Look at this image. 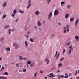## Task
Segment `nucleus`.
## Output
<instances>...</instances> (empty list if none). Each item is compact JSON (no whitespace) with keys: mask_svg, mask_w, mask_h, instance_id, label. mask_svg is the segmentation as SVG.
<instances>
[{"mask_svg":"<svg viewBox=\"0 0 79 79\" xmlns=\"http://www.w3.org/2000/svg\"><path fill=\"white\" fill-rule=\"evenodd\" d=\"M16 66L17 67H19V64H16Z\"/></svg>","mask_w":79,"mask_h":79,"instance_id":"nucleus-54","label":"nucleus"},{"mask_svg":"<svg viewBox=\"0 0 79 79\" xmlns=\"http://www.w3.org/2000/svg\"><path fill=\"white\" fill-rule=\"evenodd\" d=\"M64 60V58H62L60 60V61H63Z\"/></svg>","mask_w":79,"mask_h":79,"instance_id":"nucleus-44","label":"nucleus"},{"mask_svg":"<svg viewBox=\"0 0 79 79\" xmlns=\"http://www.w3.org/2000/svg\"><path fill=\"white\" fill-rule=\"evenodd\" d=\"M66 30H65L64 31V33H66Z\"/></svg>","mask_w":79,"mask_h":79,"instance_id":"nucleus-53","label":"nucleus"},{"mask_svg":"<svg viewBox=\"0 0 79 79\" xmlns=\"http://www.w3.org/2000/svg\"><path fill=\"white\" fill-rule=\"evenodd\" d=\"M23 60H27V59L26 57H24L23 58Z\"/></svg>","mask_w":79,"mask_h":79,"instance_id":"nucleus-51","label":"nucleus"},{"mask_svg":"<svg viewBox=\"0 0 79 79\" xmlns=\"http://www.w3.org/2000/svg\"><path fill=\"white\" fill-rule=\"evenodd\" d=\"M25 36L27 38H29V36L27 35H25Z\"/></svg>","mask_w":79,"mask_h":79,"instance_id":"nucleus-45","label":"nucleus"},{"mask_svg":"<svg viewBox=\"0 0 79 79\" xmlns=\"http://www.w3.org/2000/svg\"><path fill=\"white\" fill-rule=\"evenodd\" d=\"M31 0H29L28 2V4H29V3H31Z\"/></svg>","mask_w":79,"mask_h":79,"instance_id":"nucleus-40","label":"nucleus"},{"mask_svg":"<svg viewBox=\"0 0 79 79\" xmlns=\"http://www.w3.org/2000/svg\"><path fill=\"white\" fill-rule=\"evenodd\" d=\"M66 30L67 32H69V29H67Z\"/></svg>","mask_w":79,"mask_h":79,"instance_id":"nucleus-52","label":"nucleus"},{"mask_svg":"<svg viewBox=\"0 0 79 79\" xmlns=\"http://www.w3.org/2000/svg\"><path fill=\"white\" fill-rule=\"evenodd\" d=\"M75 38L76 41H78V40H79V37L78 36H75Z\"/></svg>","mask_w":79,"mask_h":79,"instance_id":"nucleus-7","label":"nucleus"},{"mask_svg":"<svg viewBox=\"0 0 79 79\" xmlns=\"http://www.w3.org/2000/svg\"><path fill=\"white\" fill-rule=\"evenodd\" d=\"M69 14H66L65 15V18H66V19H68V17H69Z\"/></svg>","mask_w":79,"mask_h":79,"instance_id":"nucleus-8","label":"nucleus"},{"mask_svg":"<svg viewBox=\"0 0 79 79\" xmlns=\"http://www.w3.org/2000/svg\"><path fill=\"white\" fill-rule=\"evenodd\" d=\"M6 51H10L11 49L10 48H6Z\"/></svg>","mask_w":79,"mask_h":79,"instance_id":"nucleus-13","label":"nucleus"},{"mask_svg":"<svg viewBox=\"0 0 79 79\" xmlns=\"http://www.w3.org/2000/svg\"><path fill=\"white\" fill-rule=\"evenodd\" d=\"M57 54H58V51H56L55 55L54 56L55 57H56V55H57Z\"/></svg>","mask_w":79,"mask_h":79,"instance_id":"nucleus-29","label":"nucleus"},{"mask_svg":"<svg viewBox=\"0 0 79 79\" xmlns=\"http://www.w3.org/2000/svg\"><path fill=\"white\" fill-rule=\"evenodd\" d=\"M11 29H10L9 30V34H11Z\"/></svg>","mask_w":79,"mask_h":79,"instance_id":"nucleus-31","label":"nucleus"},{"mask_svg":"<svg viewBox=\"0 0 79 79\" xmlns=\"http://www.w3.org/2000/svg\"><path fill=\"white\" fill-rule=\"evenodd\" d=\"M66 29V27H64V28H63V29L64 30H65V29Z\"/></svg>","mask_w":79,"mask_h":79,"instance_id":"nucleus-61","label":"nucleus"},{"mask_svg":"<svg viewBox=\"0 0 79 79\" xmlns=\"http://www.w3.org/2000/svg\"><path fill=\"white\" fill-rule=\"evenodd\" d=\"M52 15V12H50L49 13V15L48 16V19H50V18H51Z\"/></svg>","mask_w":79,"mask_h":79,"instance_id":"nucleus-3","label":"nucleus"},{"mask_svg":"<svg viewBox=\"0 0 79 79\" xmlns=\"http://www.w3.org/2000/svg\"><path fill=\"white\" fill-rule=\"evenodd\" d=\"M55 75H51V76H49V77H55Z\"/></svg>","mask_w":79,"mask_h":79,"instance_id":"nucleus-24","label":"nucleus"},{"mask_svg":"<svg viewBox=\"0 0 79 79\" xmlns=\"http://www.w3.org/2000/svg\"><path fill=\"white\" fill-rule=\"evenodd\" d=\"M25 45L26 47H27V46H28V44H27V41H26L25 42Z\"/></svg>","mask_w":79,"mask_h":79,"instance_id":"nucleus-19","label":"nucleus"},{"mask_svg":"<svg viewBox=\"0 0 79 79\" xmlns=\"http://www.w3.org/2000/svg\"><path fill=\"white\" fill-rule=\"evenodd\" d=\"M65 49H63V53H65Z\"/></svg>","mask_w":79,"mask_h":79,"instance_id":"nucleus-55","label":"nucleus"},{"mask_svg":"<svg viewBox=\"0 0 79 79\" xmlns=\"http://www.w3.org/2000/svg\"><path fill=\"white\" fill-rule=\"evenodd\" d=\"M13 46L15 47V49H18L19 48V45L16 43H14L13 44Z\"/></svg>","mask_w":79,"mask_h":79,"instance_id":"nucleus-1","label":"nucleus"},{"mask_svg":"<svg viewBox=\"0 0 79 79\" xmlns=\"http://www.w3.org/2000/svg\"><path fill=\"white\" fill-rule=\"evenodd\" d=\"M53 73H50L47 76H50L51 75H52H52H53Z\"/></svg>","mask_w":79,"mask_h":79,"instance_id":"nucleus-34","label":"nucleus"},{"mask_svg":"<svg viewBox=\"0 0 79 79\" xmlns=\"http://www.w3.org/2000/svg\"><path fill=\"white\" fill-rule=\"evenodd\" d=\"M13 13L14 14H16L17 13V10L16 9H14L13 11Z\"/></svg>","mask_w":79,"mask_h":79,"instance_id":"nucleus-11","label":"nucleus"},{"mask_svg":"<svg viewBox=\"0 0 79 79\" xmlns=\"http://www.w3.org/2000/svg\"><path fill=\"white\" fill-rule=\"evenodd\" d=\"M31 61H28L27 62V64H31Z\"/></svg>","mask_w":79,"mask_h":79,"instance_id":"nucleus-33","label":"nucleus"},{"mask_svg":"<svg viewBox=\"0 0 79 79\" xmlns=\"http://www.w3.org/2000/svg\"><path fill=\"white\" fill-rule=\"evenodd\" d=\"M42 24H45V21H44L43 22Z\"/></svg>","mask_w":79,"mask_h":79,"instance_id":"nucleus-57","label":"nucleus"},{"mask_svg":"<svg viewBox=\"0 0 79 79\" xmlns=\"http://www.w3.org/2000/svg\"><path fill=\"white\" fill-rule=\"evenodd\" d=\"M30 34V32H28L27 34V35H29Z\"/></svg>","mask_w":79,"mask_h":79,"instance_id":"nucleus-60","label":"nucleus"},{"mask_svg":"<svg viewBox=\"0 0 79 79\" xmlns=\"http://www.w3.org/2000/svg\"><path fill=\"white\" fill-rule=\"evenodd\" d=\"M27 26L26 27H25V30H26V29H27Z\"/></svg>","mask_w":79,"mask_h":79,"instance_id":"nucleus-62","label":"nucleus"},{"mask_svg":"<svg viewBox=\"0 0 79 79\" xmlns=\"http://www.w3.org/2000/svg\"><path fill=\"white\" fill-rule=\"evenodd\" d=\"M3 40H4V38H2L0 39V41L1 42H3Z\"/></svg>","mask_w":79,"mask_h":79,"instance_id":"nucleus-21","label":"nucleus"},{"mask_svg":"<svg viewBox=\"0 0 79 79\" xmlns=\"http://www.w3.org/2000/svg\"><path fill=\"white\" fill-rule=\"evenodd\" d=\"M40 13V12L39 11H36L35 12V14L36 15H39Z\"/></svg>","mask_w":79,"mask_h":79,"instance_id":"nucleus-16","label":"nucleus"},{"mask_svg":"<svg viewBox=\"0 0 79 79\" xmlns=\"http://www.w3.org/2000/svg\"><path fill=\"white\" fill-rule=\"evenodd\" d=\"M79 19H77L75 21V26H77V24H78V23H79Z\"/></svg>","mask_w":79,"mask_h":79,"instance_id":"nucleus-4","label":"nucleus"},{"mask_svg":"<svg viewBox=\"0 0 79 79\" xmlns=\"http://www.w3.org/2000/svg\"><path fill=\"white\" fill-rule=\"evenodd\" d=\"M62 65V64L61 63H60L58 64V66L59 67H60V66H61Z\"/></svg>","mask_w":79,"mask_h":79,"instance_id":"nucleus-35","label":"nucleus"},{"mask_svg":"<svg viewBox=\"0 0 79 79\" xmlns=\"http://www.w3.org/2000/svg\"><path fill=\"white\" fill-rule=\"evenodd\" d=\"M4 74L5 75H8V72H6L4 73Z\"/></svg>","mask_w":79,"mask_h":79,"instance_id":"nucleus-32","label":"nucleus"},{"mask_svg":"<svg viewBox=\"0 0 79 79\" xmlns=\"http://www.w3.org/2000/svg\"><path fill=\"white\" fill-rule=\"evenodd\" d=\"M23 72H26V69H25L23 70Z\"/></svg>","mask_w":79,"mask_h":79,"instance_id":"nucleus-39","label":"nucleus"},{"mask_svg":"<svg viewBox=\"0 0 79 79\" xmlns=\"http://www.w3.org/2000/svg\"><path fill=\"white\" fill-rule=\"evenodd\" d=\"M68 75H65L64 76V78L65 79H68Z\"/></svg>","mask_w":79,"mask_h":79,"instance_id":"nucleus-30","label":"nucleus"},{"mask_svg":"<svg viewBox=\"0 0 79 79\" xmlns=\"http://www.w3.org/2000/svg\"><path fill=\"white\" fill-rule=\"evenodd\" d=\"M44 79H47V77H44Z\"/></svg>","mask_w":79,"mask_h":79,"instance_id":"nucleus-64","label":"nucleus"},{"mask_svg":"<svg viewBox=\"0 0 79 79\" xmlns=\"http://www.w3.org/2000/svg\"><path fill=\"white\" fill-rule=\"evenodd\" d=\"M69 49H71V50L73 51V47H72V46H70L69 47Z\"/></svg>","mask_w":79,"mask_h":79,"instance_id":"nucleus-25","label":"nucleus"},{"mask_svg":"<svg viewBox=\"0 0 79 79\" xmlns=\"http://www.w3.org/2000/svg\"><path fill=\"white\" fill-rule=\"evenodd\" d=\"M10 27L9 25H6L4 27V28L5 29H6V28H8V27Z\"/></svg>","mask_w":79,"mask_h":79,"instance_id":"nucleus-28","label":"nucleus"},{"mask_svg":"<svg viewBox=\"0 0 79 79\" xmlns=\"http://www.w3.org/2000/svg\"><path fill=\"white\" fill-rule=\"evenodd\" d=\"M6 17V15H4L3 16V19H4V18H5Z\"/></svg>","mask_w":79,"mask_h":79,"instance_id":"nucleus-36","label":"nucleus"},{"mask_svg":"<svg viewBox=\"0 0 79 79\" xmlns=\"http://www.w3.org/2000/svg\"><path fill=\"white\" fill-rule=\"evenodd\" d=\"M15 14H12L11 16H12V17H14V16H15Z\"/></svg>","mask_w":79,"mask_h":79,"instance_id":"nucleus-43","label":"nucleus"},{"mask_svg":"<svg viewBox=\"0 0 79 79\" xmlns=\"http://www.w3.org/2000/svg\"><path fill=\"white\" fill-rule=\"evenodd\" d=\"M38 27L37 26H35L34 27V29H37Z\"/></svg>","mask_w":79,"mask_h":79,"instance_id":"nucleus-42","label":"nucleus"},{"mask_svg":"<svg viewBox=\"0 0 79 79\" xmlns=\"http://www.w3.org/2000/svg\"><path fill=\"white\" fill-rule=\"evenodd\" d=\"M30 42H34V40H32V38L30 39Z\"/></svg>","mask_w":79,"mask_h":79,"instance_id":"nucleus-27","label":"nucleus"},{"mask_svg":"<svg viewBox=\"0 0 79 79\" xmlns=\"http://www.w3.org/2000/svg\"><path fill=\"white\" fill-rule=\"evenodd\" d=\"M69 25H67L66 26V28H69Z\"/></svg>","mask_w":79,"mask_h":79,"instance_id":"nucleus-37","label":"nucleus"},{"mask_svg":"<svg viewBox=\"0 0 79 79\" xmlns=\"http://www.w3.org/2000/svg\"><path fill=\"white\" fill-rule=\"evenodd\" d=\"M38 26H42V23H40V22L39 21L38 22Z\"/></svg>","mask_w":79,"mask_h":79,"instance_id":"nucleus-6","label":"nucleus"},{"mask_svg":"<svg viewBox=\"0 0 79 79\" xmlns=\"http://www.w3.org/2000/svg\"><path fill=\"white\" fill-rule=\"evenodd\" d=\"M60 70H58L57 71V73H59V72H60Z\"/></svg>","mask_w":79,"mask_h":79,"instance_id":"nucleus-58","label":"nucleus"},{"mask_svg":"<svg viewBox=\"0 0 79 79\" xmlns=\"http://www.w3.org/2000/svg\"><path fill=\"white\" fill-rule=\"evenodd\" d=\"M61 76L60 75H58V77H61Z\"/></svg>","mask_w":79,"mask_h":79,"instance_id":"nucleus-63","label":"nucleus"},{"mask_svg":"<svg viewBox=\"0 0 79 79\" xmlns=\"http://www.w3.org/2000/svg\"><path fill=\"white\" fill-rule=\"evenodd\" d=\"M40 73L41 74H42V73H43V70H40Z\"/></svg>","mask_w":79,"mask_h":79,"instance_id":"nucleus-41","label":"nucleus"},{"mask_svg":"<svg viewBox=\"0 0 79 79\" xmlns=\"http://www.w3.org/2000/svg\"><path fill=\"white\" fill-rule=\"evenodd\" d=\"M71 5H67L68 9H69L70 8H71Z\"/></svg>","mask_w":79,"mask_h":79,"instance_id":"nucleus-12","label":"nucleus"},{"mask_svg":"<svg viewBox=\"0 0 79 79\" xmlns=\"http://www.w3.org/2000/svg\"><path fill=\"white\" fill-rule=\"evenodd\" d=\"M59 13H60V11L58 10H56L54 11V15L55 16H56L57 15H58Z\"/></svg>","mask_w":79,"mask_h":79,"instance_id":"nucleus-2","label":"nucleus"},{"mask_svg":"<svg viewBox=\"0 0 79 79\" xmlns=\"http://www.w3.org/2000/svg\"><path fill=\"white\" fill-rule=\"evenodd\" d=\"M7 78L6 77H4L2 76L0 77V79H7Z\"/></svg>","mask_w":79,"mask_h":79,"instance_id":"nucleus-9","label":"nucleus"},{"mask_svg":"<svg viewBox=\"0 0 79 79\" xmlns=\"http://www.w3.org/2000/svg\"><path fill=\"white\" fill-rule=\"evenodd\" d=\"M64 77V75H62L60 76V77L61 78H63Z\"/></svg>","mask_w":79,"mask_h":79,"instance_id":"nucleus-47","label":"nucleus"},{"mask_svg":"<svg viewBox=\"0 0 79 79\" xmlns=\"http://www.w3.org/2000/svg\"><path fill=\"white\" fill-rule=\"evenodd\" d=\"M59 56H60V52H58L57 55L56 59L59 58Z\"/></svg>","mask_w":79,"mask_h":79,"instance_id":"nucleus-26","label":"nucleus"},{"mask_svg":"<svg viewBox=\"0 0 79 79\" xmlns=\"http://www.w3.org/2000/svg\"><path fill=\"white\" fill-rule=\"evenodd\" d=\"M4 67H2V68H1V70H3V69H4Z\"/></svg>","mask_w":79,"mask_h":79,"instance_id":"nucleus-46","label":"nucleus"},{"mask_svg":"<svg viewBox=\"0 0 79 79\" xmlns=\"http://www.w3.org/2000/svg\"><path fill=\"white\" fill-rule=\"evenodd\" d=\"M58 25H61V23H58Z\"/></svg>","mask_w":79,"mask_h":79,"instance_id":"nucleus-59","label":"nucleus"},{"mask_svg":"<svg viewBox=\"0 0 79 79\" xmlns=\"http://www.w3.org/2000/svg\"><path fill=\"white\" fill-rule=\"evenodd\" d=\"M37 76V73H35L34 75V76L35 77H36V76Z\"/></svg>","mask_w":79,"mask_h":79,"instance_id":"nucleus-49","label":"nucleus"},{"mask_svg":"<svg viewBox=\"0 0 79 79\" xmlns=\"http://www.w3.org/2000/svg\"><path fill=\"white\" fill-rule=\"evenodd\" d=\"M19 12L20 13H22V14H24V12L23 11H22V10H19Z\"/></svg>","mask_w":79,"mask_h":79,"instance_id":"nucleus-23","label":"nucleus"},{"mask_svg":"<svg viewBox=\"0 0 79 79\" xmlns=\"http://www.w3.org/2000/svg\"><path fill=\"white\" fill-rule=\"evenodd\" d=\"M72 53V51H71V50H70L69 51V53L68 54V55H70V54H71Z\"/></svg>","mask_w":79,"mask_h":79,"instance_id":"nucleus-17","label":"nucleus"},{"mask_svg":"<svg viewBox=\"0 0 79 79\" xmlns=\"http://www.w3.org/2000/svg\"><path fill=\"white\" fill-rule=\"evenodd\" d=\"M70 43H67V45H70Z\"/></svg>","mask_w":79,"mask_h":79,"instance_id":"nucleus-56","label":"nucleus"},{"mask_svg":"<svg viewBox=\"0 0 79 79\" xmlns=\"http://www.w3.org/2000/svg\"><path fill=\"white\" fill-rule=\"evenodd\" d=\"M60 3L62 5H63V4H64V2L62 1V2H61Z\"/></svg>","mask_w":79,"mask_h":79,"instance_id":"nucleus-38","label":"nucleus"},{"mask_svg":"<svg viewBox=\"0 0 79 79\" xmlns=\"http://www.w3.org/2000/svg\"><path fill=\"white\" fill-rule=\"evenodd\" d=\"M19 59L20 61H22V60H23V57H22V56H19Z\"/></svg>","mask_w":79,"mask_h":79,"instance_id":"nucleus-14","label":"nucleus"},{"mask_svg":"<svg viewBox=\"0 0 79 79\" xmlns=\"http://www.w3.org/2000/svg\"><path fill=\"white\" fill-rule=\"evenodd\" d=\"M31 5V4H30L29 5H28V6L27 7V9H28L30 7V6Z\"/></svg>","mask_w":79,"mask_h":79,"instance_id":"nucleus-22","label":"nucleus"},{"mask_svg":"<svg viewBox=\"0 0 79 79\" xmlns=\"http://www.w3.org/2000/svg\"><path fill=\"white\" fill-rule=\"evenodd\" d=\"M18 20H19V19H17L15 20V22H18Z\"/></svg>","mask_w":79,"mask_h":79,"instance_id":"nucleus-50","label":"nucleus"},{"mask_svg":"<svg viewBox=\"0 0 79 79\" xmlns=\"http://www.w3.org/2000/svg\"><path fill=\"white\" fill-rule=\"evenodd\" d=\"M3 6H4V7H5V6H6V2H5V3L3 5Z\"/></svg>","mask_w":79,"mask_h":79,"instance_id":"nucleus-20","label":"nucleus"},{"mask_svg":"<svg viewBox=\"0 0 79 79\" xmlns=\"http://www.w3.org/2000/svg\"><path fill=\"white\" fill-rule=\"evenodd\" d=\"M34 63H31L30 64V67L31 68H32V66H34Z\"/></svg>","mask_w":79,"mask_h":79,"instance_id":"nucleus-18","label":"nucleus"},{"mask_svg":"<svg viewBox=\"0 0 79 79\" xmlns=\"http://www.w3.org/2000/svg\"><path fill=\"white\" fill-rule=\"evenodd\" d=\"M71 75H72V74L69 73V74L68 76H69L70 77V76H71Z\"/></svg>","mask_w":79,"mask_h":79,"instance_id":"nucleus-48","label":"nucleus"},{"mask_svg":"<svg viewBox=\"0 0 79 79\" xmlns=\"http://www.w3.org/2000/svg\"><path fill=\"white\" fill-rule=\"evenodd\" d=\"M45 61L47 62V64H49V60L48 58H46L45 59Z\"/></svg>","mask_w":79,"mask_h":79,"instance_id":"nucleus-5","label":"nucleus"},{"mask_svg":"<svg viewBox=\"0 0 79 79\" xmlns=\"http://www.w3.org/2000/svg\"><path fill=\"white\" fill-rule=\"evenodd\" d=\"M51 1H52V0H47V4H48V5H49V4L50 3Z\"/></svg>","mask_w":79,"mask_h":79,"instance_id":"nucleus-10","label":"nucleus"},{"mask_svg":"<svg viewBox=\"0 0 79 79\" xmlns=\"http://www.w3.org/2000/svg\"><path fill=\"white\" fill-rule=\"evenodd\" d=\"M70 20L71 22H73V21H74V18H72L70 19Z\"/></svg>","mask_w":79,"mask_h":79,"instance_id":"nucleus-15","label":"nucleus"}]
</instances>
